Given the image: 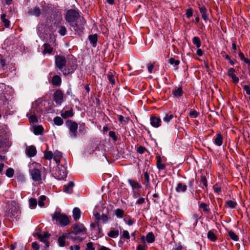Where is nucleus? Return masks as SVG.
Masks as SVG:
<instances>
[{
  "instance_id": "f257e3e1",
  "label": "nucleus",
  "mask_w": 250,
  "mask_h": 250,
  "mask_svg": "<svg viewBox=\"0 0 250 250\" xmlns=\"http://www.w3.org/2000/svg\"><path fill=\"white\" fill-rule=\"evenodd\" d=\"M42 168V166L39 163L34 162L30 165L29 174L32 180L38 182V184L42 183V178L41 175V170ZM45 177L43 180H44Z\"/></svg>"
},
{
  "instance_id": "f03ea898",
  "label": "nucleus",
  "mask_w": 250,
  "mask_h": 250,
  "mask_svg": "<svg viewBox=\"0 0 250 250\" xmlns=\"http://www.w3.org/2000/svg\"><path fill=\"white\" fill-rule=\"evenodd\" d=\"M52 219L59 222L62 226H66L69 224V218L65 214L61 213L60 212L55 211L52 215Z\"/></svg>"
},
{
  "instance_id": "7ed1b4c3",
  "label": "nucleus",
  "mask_w": 250,
  "mask_h": 250,
  "mask_svg": "<svg viewBox=\"0 0 250 250\" xmlns=\"http://www.w3.org/2000/svg\"><path fill=\"white\" fill-rule=\"evenodd\" d=\"M86 23V21L83 17L79 19V20L75 21L74 22H72L69 25L73 28L75 32L78 35L81 36L83 33L84 30V25Z\"/></svg>"
},
{
  "instance_id": "20e7f679",
  "label": "nucleus",
  "mask_w": 250,
  "mask_h": 250,
  "mask_svg": "<svg viewBox=\"0 0 250 250\" xmlns=\"http://www.w3.org/2000/svg\"><path fill=\"white\" fill-rule=\"evenodd\" d=\"M82 17L78 11L72 9L67 10L64 16L65 21L69 23V24L72 22H74L75 21Z\"/></svg>"
},
{
  "instance_id": "39448f33",
  "label": "nucleus",
  "mask_w": 250,
  "mask_h": 250,
  "mask_svg": "<svg viewBox=\"0 0 250 250\" xmlns=\"http://www.w3.org/2000/svg\"><path fill=\"white\" fill-rule=\"evenodd\" d=\"M52 174L57 179H63L67 175L66 168L62 165L58 164L55 170H53Z\"/></svg>"
},
{
  "instance_id": "423d86ee",
  "label": "nucleus",
  "mask_w": 250,
  "mask_h": 250,
  "mask_svg": "<svg viewBox=\"0 0 250 250\" xmlns=\"http://www.w3.org/2000/svg\"><path fill=\"white\" fill-rule=\"evenodd\" d=\"M66 125L69 128L70 136L73 138H76L77 136V123L71 120H68L66 122Z\"/></svg>"
},
{
  "instance_id": "0eeeda50",
  "label": "nucleus",
  "mask_w": 250,
  "mask_h": 250,
  "mask_svg": "<svg viewBox=\"0 0 250 250\" xmlns=\"http://www.w3.org/2000/svg\"><path fill=\"white\" fill-rule=\"evenodd\" d=\"M66 60L65 56L63 55H56L55 56V65L60 70H63L62 69L66 65Z\"/></svg>"
},
{
  "instance_id": "6e6552de",
  "label": "nucleus",
  "mask_w": 250,
  "mask_h": 250,
  "mask_svg": "<svg viewBox=\"0 0 250 250\" xmlns=\"http://www.w3.org/2000/svg\"><path fill=\"white\" fill-rule=\"evenodd\" d=\"M53 99L57 104L61 105L64 100L62 91L61 89H57L54 93Z\"/></svg>"
},
{
  "instance_id": "1a4fd4ad",
  "label": "nucleus",
  "mask_w": 250,
  "mask_h": 250,
  "mask_svg": "<svg viewBox=\"0 0 250 250\" xmlns=\"http://www.w3.org/2000/svg\"><path fill=\"white\" fill-rule=\"evenodd\" d=\"M77 65L75 62H68L66 67L62 70V73L64 76L68 75L73 73L76 69Z\"/></svg>"
},
{
  "instance_id": "9d476101",
  "label": "nucleus",
  "mask_w": 250,
  "mask_h": 250,
  "mask_svg": "<svg viewBox=\"0 0 250 250\" xmlns=\"http://www.w3.org/2000/svg\"><path fill=\"white\" fill-rule=\"evenodd\" d=\"M73 232L75 234L86 233V229L83 224L77 223L73 227Z\"/></svg>"
},
{
  "instance_id": "9b49d317",
  "label": "nucleus",
  "mask_w": 250,
  "mask_h": 250,
  "mask_svg": "<svg viewBox=\"0 0 250 250\" xmlns=\"http://www.w3.org/2000/svg\"><path fill=\"white\" fill-rule=\"evenodd\" d=\"M37 235L39 240L45 244V248L48 247L49 246V243L48 239L50 237V234L48 232H43V234L37 233Z\"/></svg>"
},
{
  "instance_id": "f8f14e48",
  "label": "nucleus",
  "mask_w": 250,
  "mask_h": 250,
  "mask_svg": "<svg viewBox=\"0 0 250 250\" xmlns=\"http://www.w3.org/2000/svg\"><path fill=\"white\" fill-rule=\"evenodd\" d=\"M150 124L154 127H158L161 125V120L159 117L152 116L150 119Z\"/></svg>"
},
{
  "instance_id": "ddd939ff",
  "label": "nucleus",
  "mask_w": 250,
  "mask_h": 250,
  "mask_svg": "<svg viewBox=\"0 0 250 250\" xmlns=\"http://www.w3.org/2000/svg\"><path fill=\"white\" fill-rule=\"evenodd\" d=\"M235 70L233 68H230L228 70V75L232 79V82L235 83L239 82V78L235 74Z\"/></svg>"
},
{
  "instance_id": "4468645a",
  "label": "nucleus",
  "mask_w": 250,
  "mask_h": 250,
  "mask_svg": "<svg viewBox=\"0 0 250 250\" xmlns=\"http://www.w3.org/2000/svg\"><path fill=\"white\" fill-rule=\"evenodd\" d=\"M142 182L146 186V188L150 187L149 175L147 171L144 172L143 176H141Z\"/></svg>"
},
{
  "instance_id": "2eb2a0df",
  "label": "nucleus",
  "mask_w": 250,
  "mask_h": 250,
  "mask_svg": "<svg viewBox=\"0 0 250 250\" xmlns=\"http://www.w3.org/2000/svg\"><path fill=\"white\" fill-rule=\"evenodd\" d=\"M199 9L202 15V17L203 19L205 21H207L208 20V14L207 13L208 10L207 8L204 5H199Z\"/></svg>"
},
{
  "instance_id": "dca6fc26",
  "label": "nucleus",
  "mask_w": 250,
  "mask_h": 250,
  "mask_svg": "<svg viewBox=\"0 0 250 250\" xmlns=\"http://www.w3.org/2000/svg\"><path fill=\"white\" fill-rule=\"evenodd\" d=\"M50 83L54 86H60L62 83V79L59 75H55Z\"/></svg>"
},
{
  "instance_id": "f3484780",
  "label": "nucleus",
  "mask_w": 250,
  "mask_h": 250,
  "mask_svg": "<svg viewBox=\"0 0 250 250\" xmlns=\"http://www.w3.org/2000/svg\"><path fill=\"white\" fill-rule=\"evenodd\" d=\"M36 153V147L34 146H31L26 149V154L28 156L30 157L35 156Z\"/></svg>"
},
{
  "instance_id": "a211bd4d",
  "label": "nucleus",
  "mask_w": 250,
  "mask_h": 250,
  "mask_svg": "<svg viewBox=\"0 0 250 250\" xmlns=\"http://www.w3.org/2000/svg\"><path fill=\"white\" fill-rule=\"evenodd\" d=\"M172 93L174 97L179 98L183 95L184 91L183 90L182 87L181 86H179L178 87H175L174 89H173L172 90Z\"/></svg>"
},
{
  "instance_id": "6ab92c4d",
  "label": "nucleus",
  "mask_w": 250,
  "mask_h": 250,
  "mask_svg": "<svg viewBox=\"0 0 250 250\" xmlns=\"http://www.w3.org/2000/svg\"><path fill=\"white\" fill-rule=\"evenodd\" d=\"M157 160L156 166L159 170H164L166 168V165L163 163L162 158L160 155H158L156 157Z\"/></svg>"
},
{
  "instance_id": "aec40b11",
  "label": "nucleus",
  "mask_w": 250,
  "mask_h": 250,
  "mask_svg": "<svg viewBox=\"0 0 250 250\" xmlns=\"http://www.w3.org/2000/svg\"><path fill=\"white\" fill-rule=\"evenodd\" d=\"M28 13L31 16L39 17L41 13V9L39 7H35L30 9Z\"/></svg>"
},
{
  "instance_id": "412c9836",
  "label": "nucleus",
  "mask_w": 250,
  "mask_h": 250,
  "mask_svg": "<svg viewBox=\"0 0 250 250\" xmlns=\"http://www.w3.org/2000/svg\"><path fill=\"white\" fill-rule=\"evenodd\" d=\"M223 137L221 133H218L216 134V138L214 139V143L217 146H221L223 144Z\"/></svg>"
},
{
  "instance_id": "4be33fe9",
  "label": "nucleus",
  "mask_w": 250,
  "mask_h": 250,
  "mask_svg": "<svg viewBox=\"0 0 250 250\" xmlns=\"http://www.w3.org/2000/svg\"><path fill=\"white\" fill-rule=\"evenodd\" d=\"M128 182L129 185L131 186L133 189H140L142 188L141 185L137 181L132 180V179H128Z\"/></svg>"
},
{
  "instance_id": "5701e85b",
  "label": "nucleus",
  "mask_w": 250,
  "mask_h": 250,
  "mask_svg": "<svg viewBox=\"0 0 250 250\" xmlns=\"http://www.w3.org/2000/svg\"><path fill=\"white\" fill-rule=\"evenodd\" d=\"M74 186V183L73 182H70L67 185L63 187V191L66 193H70L73 191V188Z\"/></svg>"
},
{
  "instance_id": "b1692460",
  "label": "nucleus",
  "mask_w": 250,
  "mask_h": 250,
  "mask_svg": "<svg viewBox=\"0 0 250 250\" xmlns=\"http://www.w3.org/2000/svg\"><path fill=\"white\" fill-rule=\"evenodd\" d=\"M187 189V186L185 184H184L182 183H179L177 184V186L176 187L175 190L178 192H185Z\"/></svg>"
},
{
  "instance_id": "393cba45",
  "label": "nucleus",
  "mask_w": 250,
  "mask_h": 250,
  "mask_svg": "<svg viewBox=\"0 0 250 250\" xmlns=\"http://www.w3.org/2000/svg\"><path fill=\"white\" fill-rule=\"evenodd\" d=\"M88 40L93 47H95L98 40V36L96 34L91 35L88 36Z\"/></svg>"
},
{
  "instance_id": "a878e982",
  "label": "nucleus",
  "mask_w": 250,
  "mask_h": 250,
  "mask_svg": "<svg viewBox=\"0 0 250 250\" xmlns=\"http://www.w3.org/2000/svg\"><path fill=\"white\" fill-rule=\"evenodd\" d=\"M6 15L5 14H3L1 15L0 19L3 23V25L5 28H8L10 26V21L6 18Z\"/></svg>"
},
{
  "instance_id": "bb28decb",
  "label": "nucleus",
  "mask_w": 250,
  "mask_h": 250,
  "mask_svg": "<svg viewBox=\"0 0 250 250\" xmlns=\"http://www.w3.org/2000/svg\"><path fill=\"white\" fill-rule=\"evenodd\" d=\"M74 115L72 107L69 110L64 111L61 114L62 117L64 119L72 117Z\"/></svg>"
},
{
  "instance_id": "cd10ccee",
  "label": "nucleus",
  "mask_w": 250,
  "mask_h": 250,
  "mask_svg": "<svg viewBox=\"0 0 250 250\" xmlns=\"http://www.w3.org/2000/svg\"><path fill=\"white\" fill-rule=\"evenodd\" d=\"M81 210L78 208H75L73 210V217L75 220H78L81 217Z\"/></svg>"
},
{
  "instance_id": "c85d7f7f",
  "label": "nucleus",
  "mask_w": 250,
  "mask_h": 250,
  "mask_svg": "<svg viewBox=\"0 0 250 250\" xmlns=\"http://www.w3.org/2000/svg\"><path fill=\"white\" fill-rule=\"evenodd\" d=\"M155 240V237L152 232H148L146 236V241L148 243H152Z\"/></svg>"
},
{
  "instance_id": "c756f323",
  "label": "nucleus",
  "mask_w": 250,
  "mask_h": 250,
  "mask_svg": "<svg viewBox=\"0 0 250 250\" xmlns=\"http://www.w3.org/2000/svg\"><path fill=\"white\" fill-rule=\"evenodd\" d=\"M44 49L43 53L51 54L53 51V48L51 46V45L47 43H44L43 45Z\"/></svg>"
},
{
  "instance_id": "7c9ffc66",
  "label": "nucleus",
  "mask_w": 250,
  "mask_h": 250,
  "mask_svg": "<svg viewBox=\"0 0 250 250\" xmlns=\"http://www.w3.org/2000/svg\"><path fill=\"white\" fill-rule=\"evenodd\" d=\"M225 206L230 208H235L237 206V203L234 201L228 200L225 202Z\"/></svg>"
},
{
  "instance_id": "2f4dec72",
  "label": "nucleus",
  "mask_w": 250,
  "mask_h": 250,
  "mask_svg": "<svg viewBox=\"0 0 250 250\" xmlns=\"http://www.w3.org/2000/svg\"><path fill=\"white\" fill-rule=\"evenodd\" d=\"M62 157V152L56 151L54 152V155L53 156V159L55 161V162L59 164L60 162L61 159Z\"/></svg>"
},
{
  "instance_id": "473e14b6",
  "label": "nucleus",
  "mask_w": 250,
  "mask_h": 250,
  "mask_svg": "<svg viewBox=\"0 0 250 250\" xmlns=\"http://www.w3.org/2000/svg\"><path fill=\"white\" fill-rule=\"evenodd\" d=\"M207 237L212 242L216 241L217 237L212 230H209L207 233Z\"/></svg>"
},
{
  "instance_id": "72a5a7b5",
  "label": "nucleus",
  "mask_w": 250,
  "mask_h": 250,
  "mask_svg": "<svg viewBox=\"0 0 250 250\" xmlns=\"http://www.w3.org/2000/svg\"><path fill=\"white\" fill-rule=\"evenodd\" d=\"M168 62L171 64L174 65L175 67V70H177L178 69V65L180 64V61L178 60H175L173 58H170L168 60Z\"/></svg>"
},
{
  "instance_id": "f704fd0d",
  "label": "nucleus",
  "mask_w": 250,
  "mask_h": 250,
  "mask_svg": "<svg viewBox=\"0 0 250 250\" xmlns=\"http://www.w3.org/2000/svg\"><path fill=\"white\" fill-rule=\"evenodd\" d=\"M43 131V128L41 125H37L34 127V133L35 135H40L41 134Z\"/></svg>"
},
{
  "instance_id": "c9c22d12",
  "label": "nucleus",
  "mask_w": 250,
  "mask_h": 250,
  "mask_svg": "<svg viewBox=\"0 0 250 250\" xmlns=\"http://www.w3.org/2000/svg\"><path fill=\"white\" fill-rule=\"evenodd\" d=\"M66 236L64 234H62V236L58 238V241L59 245L60 247H64L65 246V240Z\"/></svg>"
},
{
  "instance_id": "e433bc0d",
  "label": "nucleus",
  "mask_w": 250,
  "mask_h": 250,
  "mask_svg": "<svg viewBox=\"0 0 250 250\" xmlns=\"http://www.w3.org/2000/svg\"><path fill=\"white\" fill-rule=\"evenodd\" d=\"M119 231L118 230H111L107 234V235L111 238H116L118 236Z\"/></svg>"
},
{
  "instance_id": "4c0bfd02",
  "label": "nucleus",
  "mask_w": 250,
  "mask_h": 250,
  "mask_svg": "<svg viewBox=\"0 0 250 250\" xmlns=\"http://www.w3.org/2000/svg\"><path fill=\"white\" fill-rule=\"evenodd\" d=\"M200 183L203 184L205 187V188L203 187L202 188L207 190L208 188V181L206 176L203 174L201 176Z\"/></svg>"
},
{
  "instance_id": "58836bf2",
  "label": "nucleus",
  "mask_w": 250,
  "mask_h": 250,
  "mask_svg": "<svg viewBox=\"0 0 250 250\" xmlns=\"http://www.w3.org/2000/svg\"><path fill=\"white\" fill-rule=\"evenodd\" d=\"M229 236V237L235 241H237L239 240V237L236 235L233 231L232 230H229L228 232Z\"/></svg>"
},
{
  "instance_id": "ea45409f",
  "label": "nucleus",
  "mask_w": 250,
  "mask_h": 250,
  "mask_svg": "<svg viewBox=\"0 0 250 250\" xmlns=\"http://www.w3.org/2000/svg\"><path fill=\"white\" fill-rule=\"evenodd\" d=\"M29 207L31 208H35L37 205V201L35 198H30L29 199Z\"/></svg>"
},
{
  "instance_id": "a19ab883",
  "label": "nucleus",
  "mask_w": 250,
  "mask_h": 250,
  "mask_svg": "<svg viewBox=\"0 0 250 250\" xmlns=\"http://www.w3.org/2000/svg\"><path fill=\"white\" fill-rule=\"evenodd\" d=\"M193 43L196 45L197 48H199L201 46V42L199 37H194L192 39Z\"/></svg>"
},
{
  "instance_id": "79ce46f5",
  "label": "nucleus",
  "mask_w": 250,
  "mask_h": 250,
  "mask_svg": "<svg viewBox=\"0 0 250 250\" xmlns=\"http://www.w3.org/2000/svg\"><path fill=\"white\" fill-rule=\"evenodd\" d=\"M199 208H202L204 212L209 213L210 211V209L208 208V205L205 203H201L199 205Z\"/></svg>"
},
{
  "instance_id": "37998d69",
  "label": "nucleus",
  "mask_w": 250,
  "mask_h": 250,
  "mask_svg": "<svg viewBox=\"0 0 250 250\" xmlns=\"http://www.w3.org/2000/svg\"><path fill=\"white\" fill-rule=\"evenodd\" d=\"M107 79L109 82L112 84H114L115 83V81L114 79V75L113 73L112 72H108L107 74Z\"/></svg>"
},
{
  "instance_id": "c03bdc74",
  "label": "nucleus",
  "mask_w": 250,
  "mask_h": 250,
  "mask_svg": "<svg viewBox=\"0 0 250 250\" xmlns=\"http://www.w3.org/2000/svg\"><path fill=\"white\" fill-rule=\"evenodd\" d=\"M44 158L46 160H51L53 158L52 152L50 151H45L44 153Z\"/></svg>"
},
{
  "instance_id": "a18cd8bd",
  "label": "nucleus",
  "mask_w": 250,
  "mask_h": 250,
  "mask_svg": "<svg viewBox=\"0 0 250 250\" xmlns=\"http://www.w3.org/2000/svg\"><path fill=\"white\" fill-rule=\"evenodd\" d=\"M6 86L4 83H0V96H4L5 94Z\"/></svg>"
},
{
  "instance_id": "49530a36",
  "label": "nucleus",
  "mask_w": 250,
  "mask_h": 250,
  "mask_svg": "<svg viewBox=\"0 0 250 250\" xmlns=\"http://www.w3.org/2000/svg\"><path fill=\"white\" fill-rule=\"evenodd\" d=\"M54 122L55 125H61L63 124V120L61 117H56L54 119Z\"/></svg>"
},
{
  "instance_id": "de8ad7c7",
  "label": "nucleus",
  "mask_w": 250,
  "mask_h": 250,
  "mask_svg": "<svg viewBox=\"0 0 250 250\" xmlns=\"http://www.w3.org/2000/svg\"><path fill=\"white\" fill-rule=\"evenodd\" d=\"M14 174V170L12 168L9 167L6 171V175L9 178L13 176Z\"/></svg>"
},
{
  "instance_id": "09e8293b",
  "label": "nucleus",
  "mask_w": 250,
  "mask_h": 250,
  "mask_svg": "<svg viewBox=\"0 0 250 250\" xmlns=\"http://www.w3.org/2000/svg\"><path fill=\"white\" fill-rule=\"evenodd\" d=\"M124 211L120 208H117L115 210V214L118 218H122L123 217Z\"/></svg>"
},
{
  "instance_id": "8fccbe9b",
  "label": "nucleus",
  "mask_w": 250,
  "mask_h": 250,
  "mask_svg": "<svg viewBox=\"0 0 250 250\" xmlns=\"http://www.w3.org/2000/svg\"><path fill=\"white\" fill-rule=\"evenodd\" d=\"M46 200V196L44 195H42L40 196L38 204L41 207H42L44 206V201Z\"/></svg>"
},
{
  "instance_id": "3c124183",
  "label": "nucleus",
  "mask_w": 250,
  "mask_h": 250,
  "mask_svg": "<svg viewBox=\"0 0 250 250\" xmlns=\"http://www.w3.org/2000/svg\"><path fill=\"white\" fill-rule=\"evenodd\" d=\"M121 238L127 240L129 239L130 237L128 231L126 230H123L121 235Z\"/></svg>"
},
{
  "instance_id": "603ef678",
  "label": "nucleus",
  "mask_w": 250,
  "mask_h": 250,
  "mask_svg": "<svg viewBox=\"0 0 250 250\" xmlns=\"http://www.w3.org/2000/svg\"><path fill=\"white\" fill-rule=\"evenodd\" d=\"M173 118L172 114H166L165 117L163 118V121L166 123H168Z\"/></svg>"
},
{
  "instance_id": "864d4df0",
  "label": "nucleus",
  "mask_w": 250,
  "mask_h": 250,
  "mask_svg": "<svg viewBox=\"0 0 250 250\" xmlns=\"http://www.w3.org/2000/svg\"><path fill=\"white\" fill-rule=\"evenodd\" d=\"M199 115V113L194 110H191L189 112V115L191 118H196Z\"/></svg>"
},
{
  "instance_id": "5fc2aeb1",
  "label": "nucleus",
  "mask_w": 250,
  "mask_h": 250,
  "mask_svg": "<svg viewBox=\"0 0 250 250\" xmlns=\"http://www.w3.org/2000/svg\"><path fill=\"white\" fill-rule=\"evenodd\" d=\"M59 33L62 36H64L66 33V28L64 26H61L59 30Z\"/></svg>"
},
{
  "instance_id": "6e6d98bb",
  "label": "nucleus",
  "mask_w": 250,
  "mask_h": 250,
  "mask_svg": "<svg viewBox=\"0 0 250 250\" xmlns=\"http://www.w3.org/2000/svg\"><path fill=\"white\" fill-rule=\"evenodd\" d=\"M186 17L187 18L189 19L193 15V10L191 8H188L186 13Z\"/></svg>"
},
{
  "instance_id": "4d7b16f0",
  "label": "nucleus",
  "mask_w": 250,
  "mask_h": 250,
  "mask_svg": "<svg viewBox=\"0 0 250 250\" xmlns=\"http://www.w3.org/2000/svg\"><path fill=\"white\" fill-rule=\"evenodd\" d=\"M148 247L146 244H139L136 248V250H147Z\"/></svg>"
},
{
  "instance_id": "13d9d810",
  "label": "nucleus",
  "mask_w": 250,
  "mask_h": 250,
  "mask_svg": "<svg viewBox=\"0 0 250 250\" xmlns=\"http://www.w3.org/2000/svg\"><path fill=\"white\" fill-rule=\"evenodd\" d=\"M137 152L140 154H143L147 151L146 148L143 146H140L137 149Z\"/></svg>"
},
{
  "instance_id": "bf43d9fd",
  "label": "nucleus",
  "mask_w": 250,
  "mask_h": 250,
  "mask_svg": "<svg viewBox=\"0 0 250 250\" xmlns=\"http://www.w3.org/2000/svg\"><path fill=\"white\" fill-rule=\"evenodd\" d=\"M29 120L30 123H35L38 122V120L35 115H32L29 117Z\"/></svg>"
},
{
  "instance_id": "052dcab7",
  "label": "nucleus",
  "mask_w": 250,
  "mask_h": 250,
  "mask_svg": "<svg viewBox=\"0 0 250 250\" xmlns=\"http://www.w3.org/2000/svg\"><path fill=\"white\" fill-rule=\"evenodd\" d=\"M109 136L112 138L114 141L117 140V137L116 135L115 132L113 131H110L109 132Z\"/></svg>"
},
{
  "instance_id": "680f3d73",
  "label": "nucleus",
  "mask_w": 250,
  "mask_h": 250,
  "mask_svg": "<svg viewBox=\"0 0 250 250\" xmlns=\"http://www.w3.org/2000/svg\"><path fill=\"white\" fill-rule=\"evenodd\" d=\"M213 189L215 192L219 194L221 191V188L219 187L217 184L213 186Z\"/></svg>"
},
{
  "instance_id": "e2e57ef3",
  "label": "nucleus",
  "mask_w": 250,
  "mask_h": 250,
  "mask_svg": "<svg viewBox=\"0 0 250 250\" xmlns=\"http://www.w3.org/2000/svg\"><path fill=\"white\" fill-rule=\"evenodd\" d=\"M0 56V65L3 69H4L5 67L6 66L5 60V59L2 58V57L1 55Z\"/></svg>"
},
{
  "instance_id": "0e129e2a",
  "label": "nucleus",
  "mask_w": 250,
  "mask_h": 250,
  "mask_svg": "<svg viewBox=\"0 0 250 250\" xmlns=\"http://www.w3.org/2000/svg\"><path fill=\"white\" fill-rule=\"evenodd\" d=\"M86 250H95V248L93 247V244L92 242H90L87 243Z\"/></svg>"
},
{
  "instance_id": "69168bd1",
  "label": "nucleus",
  "mask_w": 250,
  "mask_h": 250,
  "mask_svg": "<svg viewBox=\"0 0 250 250\" xmlns=\"http://www.w3.org/2000/svg\"><path fill=\"white\" fill-rule=\"evenodd\" d=\"M109 219L108 216L106 214H103L101 217V220L104 223H106Z\"/></svg>"
},
{
  "instance_id": "338daca9",
  "label": "nucleus",
  "mask_w": 250,
  "mask_h": 250,
  "mask_svg": "<svg viewBox=\"0 0 250 250\" xmlns=\"http://www.w3.org/2000/svg\"><path fill=\"white\" fill-rule=\"evenodd\" d=\"M243 89L246 91V93L250 97V87L248 85H244L243 86Z\"/></svg>"
},
{
  "instance_id": "774afa93",
  "label": "nucleus",
  "mask_w": 250,
  "mask_h": 250,
  "mask_svg": "<svg viewBox=\"0 0 250 250\" xmlns=\"http://www.w3.org/2000/svg\"><path fill=\"white\" fill-rule=\"evenodd\" d=\"M32 247L34 250H39L40 249V246L36 242L32 243Z\"/></svg>"
}]
</instances>
